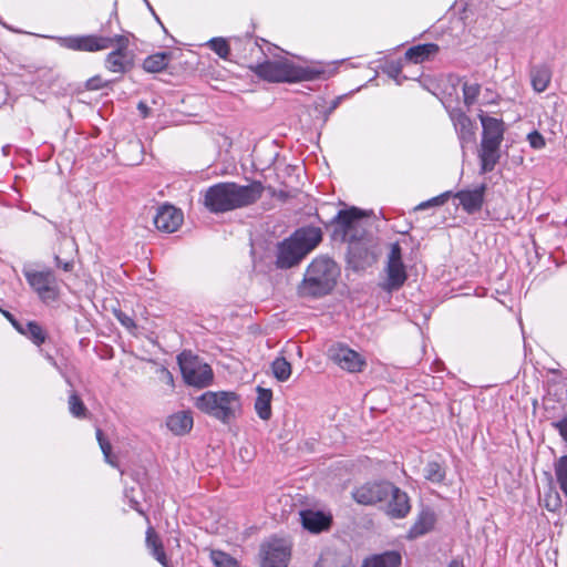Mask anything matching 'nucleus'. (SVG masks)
<instances>
[{"label": "nucleus", "mask_w": 567, "mask_h": 567, "mask_svg": "<svg viewBox=\"0 0 567 567\" xmlns=\"http://www.w3.org/2000/svg\"><path fill=\"white\" fill-rule=\"evenodd\" d=\"M22 274L38 298L45 305L58 301L60 287L52 269L37 270L31 267H23Z\"/></svg>", "instance_id": "nucleus-7"}, {"label": "nucleus", "mask_w": 567, "mask_h": 567, "mask_svg": "<svg viewBox=\"0 0 567 567\" xmlns=\"http://www.w3.org/2000/svg\"><path fill=\"white\" fill-rule=\"evenodd\" d=\"M54 262L58 268H61L65 272H70L73 270L74 262L72 259L63 260L59 255L54 256Z\"/></svg>", "instance_id": "nucleus-43"}, {"label": "nucleus", "mask_w": 567, "mask_h": 567, "mask_svg": "<svg viewBox=\"0 0 567 567\" xmlns=\"http://www.w3.org/2000/svg\"><path fill=\"white\" fill-rule=\"evenodd\" d=\"M336 109V105H332L331 109H329V112H332V110Z\"/></svg>", "instance_id": "nucleus-55"}, {"label": "nucleus", "mask_w": 567, "mask_h": 567, "mask_svg": "<svg viewBox=\"0 0 567 567\" xmlns=\"http://www.w3.org/2000/svg\"><path fill=\"white\" fill-rule=\"evenodd\" d=\"M184 216L181 209H177L173 205L165 204L157 208L154 216L155 227L163 233H174L183 224Z\"/></svg>", "instance_id": "nucleus-17"}, {"label": "nucleus", "mask_w": 567, "mask_h": 567, "mask_svg": "<svg viewBox=\"0 0 567 567\" xmlns=\"http://www.w3.org/2000/svg\"><path fill=\"white\" fill-rule=\"evenodd\" d=\"M385 502H388L386 514L391 518H404L411 511L408 494L392 483Z\"/></svg>", "instance_id": "nucleus-18"}, {"label": "nucleus", "mask_w": 567, "mask_h": 567, "mask_svg": "<svg viewBox=\"0 0 567 567\" xmlns=\"http://www.w3.org/2000/svg\"><path fill=\"white\" fill-rule=\"evenodd\" d=\"M483 127L481 151L478 154L481 174L492 172L499 161V147L504 137V122L501 118L480 114Z\"/></svg>", "instance_id": "nucleus-5"}, {"label": "nucleus", "mask_w": 567, "mask_h": 567, "mask_svg": "<svg viewBox=\"0 0 567 567\" xmlns=\"http://www.w3.org/2000/svg\"><path fill=\"white\" fill-rule=\"evenodd\" d=\"M302 526L311 533H320L329 528L331 518L322 512L310 509L300 512Z\"/></svg>", "instance_id": "nucleus-21"}, {"label": "nucleus", "mask_w": 567, "mask_h": 567, "mask_svg": "<svg viewBox=\"0 0 567 567\" xmlns=\"http://www.w3.org/2000/svg\"><path fill=\"white\" fill-rule=\"evenodd\" d=\"M340 276V268L329 257L319 256L307 267L299 285V293L303 297L320 298L329 295Z\"/></svg>", "instance_id": "nucleus-4"}, {"label": "nucleus", "mask_w": 567, "mask_h": 567, "mask_svg": "<svg viewBox=\"0 0 567 567\" xmlns=\"http://www.w3.org/2000/svg\"><path fill=\"white\" fill-rule=\"evenodd\" d=\"M250 70L267 82H301L321 79L326 74L322 66H299L284 56L265 59L262 62L250 66Z\"/></svg>", "instance_id": "nucleus-2"}, {"label": "nucleus", "mask_w": 567, "mask_h": 567, "mask_svg": "<svg viewBox=\"0 0 567 567\" xmlns=\"http://www.w3.org/2000/svg\"><path fill=\"white\" fill-rule=\"evenodd\" d=\"M400 565L401 555L398 551H385L367 558L362 567H399Z\"/></svg>", "instance_id": "nucleus-26"}, {"label": "nucleus", "mask_w": 567, "mask_h": 567, "mask_svg": "<svg viewBox=\"0 0 567 567\" xmlns=\"http://www.w3.org/2000/svg\"><path fill=\"white\" fill-rule=\"evenodd\" d=\"M271 195H272V197L278 198L281 202H286L289 198V194L282 189H279V190L274 189L271 192Z\"/></svg>", "instance_id": "nucleus-50"}, {"label": "nucleus", "mask_w": 567, "mask_h": 567, "mask_svg": "<svg viewBox=\"0 0 567 567\" xmlns=\"http://www.w3.org/2000/svg\"><path fill=\"white\" fill-rule=\"evenodd\" d=\"M327 355L336 365L349 373L362 372L367 367L365 359L343 343L332 344L328 349Z\"/></svg>", "instance_id": "nucleus-12"}, {"label": "nucleus", "mask_w": 567, "mask_h": 567, "mask_svg": "<svg viewBox=\"0 0 567 567\" xmlns=\"http://www.w3.org/2000/svg\"><path fill=\"white\" fill-rule=\"evenodd\" d=\"M261 567H287L291 555L290 545L281 538H271L261 546Z\"/></svg>", "instance_id": "nucleus-15"}, {"label": "nucleus", "mask_w": 567, "mask_h": 567, "mask_svg": "<svg viewBox=\"0 0 567 567\" xmlns=\"http://www.w3.org/2000/svg\"><path fill=\"white\" fill-rule=\"evenodd\" d=\"M19 332L29 338L37 346L44 343L47 338V333L35 321H28L27 323H23V329Z\"/></svg>", "instance_id": "nucleus-29"}, {"label": "nucleus", "mask_w": 567, "mask_h": 567, "mask_svg": "<svg viewBox=\"0 0 567 567\" xmlns=\"http://www.w3.org/2000/svg\"><path fill=\"white\" fill-rule=\"evenodd\" d=\"M178 363L184 381L196 388L208 386L214 378L212 368L190 353L178 355Z\"/></svg>", "instance_id": "nucleus-9"}, {"label": "nucleus", "mask_w": 567, "mask_h": 567, "mask_svg": "<svg viewBox=\"0 0 567 567\" xmlns=\"http://www.w3.org/2000/svg\"><path fill=\"white\" fill-rule=\"evenodd\" d=\"M125 496L128 498L130 506H131L133 509H135L136 512H138L140 514L144 515V512H143V509H142V508H141V506H140V503H138L135 498L131 497V496L128 495V492H127V491H126V493H125Z\"/></svg>", "instance_id": "nucleus-49"}, {"label": "nucleus", "mask_w": 567, "mask_h": 567, "mask_svg": "<svg viewBox=\"0 0 567 567\" xmlns=\"http://www.w3.org/2000/svg\"><path fill=\"white\" fill-rule=\"evenodd\" d=\"M390 482L367 483L358 487L353 493V499L362 505H374L388 499Z\"/></svg>", "instance_id": "nucleus-16"}, {"label": "nucleus", "mask_w": 567, "mask_h": 567, "mask_svg": "<svg viewBox=\"0 0 567 567\" xmlns=\"http://www.w3.org/2000/svg\"><path fill=\"white\" fill-rule=\"evenodd\" d=\"M112 37L101 34L70 35L59 38L61 47L82 52H99L112 48Z\"/></svg>", "instance_id": "nucleus-13"}, {"label": "nucleus", "mask_w": 567, "mask_h": 567, "mask_svg": "<svg viewBox=\"0 0 567 567\" xmlns=\"http://www.w3.org/2000/svg\"><path fill=\"white\" fill-rule=\"evenodd\" d=\"M452 196V192H445V193H442L441 195L439 196H435L429 200H425V202H422L421 204H419L415 209L416 210H424V209H427L430 207H435V206H442L444 205L447 199Z\"/></svg>", "instance_id": "nucleus-38"}, {"label": "nucleus", "mask_w": 567, "mask_h": 567, "mask_svg": "<svg viewBox=\"0 0 567 567\" xmlns=\"http://www.w3.org/2000/svg\"><path fill=\"white\" fill-rule=\"evenodd\" d=\"M486 185L481 184L474 189H463L454 194V197L460 200V205L467 214L478 212L484 204V196Z\"/></svg>", "instance_id": "nucleus-19"}, {"label": "nucleus", "mask_w": 567, "mask_h": 567, "mask_svg": "<svg viewBox=\"0 0 567 567\" xmlns=\"http://www.w3.org/2000/svg\"><path fill=\"white\" fill-rule=\"evenodd\" d=\"M257 391H258V396L255 401V410L261 420L267 421L271 416L270 402H271L272 393H271V390L264 389L260 386L257 388Z\"/></svg>", "instance_id": "nucleus-28"}, {"label": "nucleus", "mask_w": 567, "mask_h": 567, "mask_svg": "<svg viewBox=\"0 0 567 567\" xmlns=\"http://www.w3.org/2000/svg\"><path fill=\"white\" fill-rule=\"evenodd\" d=\"M315 567H349L343 560L339 559L334 554H322Z\"/></svg>", "instance_id": "nucleus-37"}, {"label": "nucleus", "mask_w": 567, "mask_h": 567, "mask_svg": "<svg viewBox=\"0 0 567 567\" xmlns=\"http://www.w3.org/2000/svg\"><path fill=\"white\" fill-rule=\"evenodd\" d=\"M551 80V71L547 65H535L530 70V81L533 89L542 93L547 90Z\"/></svg>", "instance_id": "nucleus-25"}, {"label": "nucleus", "mask_w": 567, "mask_h": 567, "mask_svg": "<svg viewBox=\"0 0 567 567\" xmlns=\"http://www.w3.org/2000/svg\"><path fill=\"white\" fill-rule=\"evenodd\" d=\"M117 319L126 328H134L135 327L134 320L132 318H130L128 316H126V315L121 313V315L117 316Z\"/></svg>", "instance_id": "nucleus-47"}, {"label": "nucleus", "mask_w": 567, "mask_h": 567, "mask_svg": "<svg viewBox=\"0 0 567 567\" xmlns=\"http://www.w3.org/2000/svg\"><path fill=\"white\" fill-rule=\"evenodd\" d=\"M137 110L140 111L141 115L145 118L150 114V107L147 104L143 101L138 102Z\"/></svg>", "instance_id": "nucleus-51"}, {"label": "nucleus", "mask_w": 567, "mask_h": 567, "mask_svg": "<svg viewBox=\"0 0 567 567\" xmlns=\"http://www.w3.org/2000/svg\"><path fill=\"white\" fill-rule=\"evenodd\" d=\"M196 408L203 413L229 423L241 409L240 396L233 391H207L196 399Z\"/></svg>", "instance_id": "nucleus-6"}, {"label": "nucleus", "mask_w": 567, "mask_h": 567, "mask_svg": "<svg viewBox=\"0 0 567 567\" xmlns=\"http://www.w3.org/2000/svg\"><path fill=\"white\" fill-rule=\"evenodd\" d=\"M447 567H463V560L458 558L452 559Z\"/></svg>", "instance_id": "nucleus-52"}, {"label": "nucleus", "mask_w": 567, "mask_h": 567, "mask_svg": "<svg viewBox=\"0 0 567 567\" xmlns=\"http://www.w3.org/2000/svg\"><path fill=\"white\" fill-rule=\"evenodd\" d=\"M400 73H401V66H400V64L391 63V64L388 66V74H389L392 79L396 80V79H398V76L400 75Z\"/></svg>", "instance_id": "nucleus-46"}, {"label": "nucleus", "mask_w": 567, "mask_h": 567, "mask_svg": "<svg viewBox=\"0 0 567 567\" xmlns=\"http://www.w3.org/2000/svg\"><path fill=\"white\" fill-rule=\"evenodd\" d=\"M172 59L171 52H157L148 55L143 62V69L148 73H158L164 71Z\"/></svg>", "instance_id": "nucleus-27"}, {"label": "nucleus", "mask_w": 567, "mask_h": 567, "mask_svg": "<svg viewBox=\"0 0 567 567\" xmlns=\"http://www.w3.org/2000/svg\"><path fill=\"white\" fill-rule=\"evenodd\" d=\"M440 51L435 43H423L409 48L405 52V59L413 63H422L434 56Z\"/></svg>", "instance_id": "nucleus-23"}, {"label": "nucleus", "mask_w": 567, "mask_h": 567, "mask_svg": "<svg viewBox=\"0 0 567 567\" xmlns=\"http://www.w3.org/2000/svg\"><path fill=\"white\" fill-rule=\"evenodd\" d=\"M96 439L99 441V444H100V447L102 450V453L104 455L105 461L109 464L114 466L115 463H114V461L112 460V456H111L112 446H111L110 442L104 439L103 432L100 429L96 430Z\"/></svg>", "instance_id": "nucleus-39"}, {"label": "nucleus", "mask_w": 567, "mask_h": 567, "mask_svg": "<svg viewBox=\"0 0 567 567\" xmlns=\"http://www.w3.org/2000/svg\"><path fill=\"white\" fill-rule=\"evenodd\" d=\"M336 109V105H332L331 109H329V112H332V110Z\"/></svg>", "instance_id": "nucleus-56"}, {"label": "nucleus", "mask_w": 567, "mask_h": 567, "mask_svg": "<svg viewBox=\"0 0 567 567\" xmlns=\"http://www.w3.org/2000/svg\"><path fill=\"white\" fill-rule=\"evenodd\" d=\"M156 373H157L161 382L169 385L171 388L174 386V377L167 368H165L164 365H161L157 369Z\"/></svg>", "instance_id": "nucleus-41"}, {"label": "nucleus", "mask_w": 567, "mask_h": 567, "mask_svg": "<svg viewBox=\"0 0 567 567\" xmlns=\"http://www.w3.org/2000/svg\"><path fill=\"white\" fill-rule=\"evenodd\" d=\"M481 92V85L478 83L463 84V99L464 104L470 109L477 100Z\"/></svg>", "instance_id": "nucleus-33"}, {"label": "nucleus", "mask_w": 567, "mask_h": 567, "mask_svg": "<svg viewBox=\"0 0 567 567\" xmlns=\"http://www.w3.org/2000/svg\"><path fill=\"white\" fill-rule=\"evenodd\" d=\"M48 360H49V361H50L54 367H56V368H58V364H56L55 360L53 359V357L49 355V357H48Z\"/></svg>", "instance_id": "nucleus-54"}, {"label": "nucleus", "mask_w": 567, "mask_h": 567, "mask_svg": "<svg viewBox=\"0 0 567 567\" xmlns=\"http://www.w3.org/2000/svg\"><path fill=\"white\" fill-rule=\"evenodd\" d=\"M271 370L275 378L280 382L287 381L291 375V364L284 357L274 360Z\"/></svg>", "instance_id": "nucleus-31"}, {"label": "nucleus", "mask_w": 567, "mask_h": 567, "mask_svg": "<svg viewBox=\"0 0 567 567\" xmlns=\"http://www.w3.org/2000/svg\"><path fill=\"white\" fill-rule=\"evenodd\" d=\"M423 473L424 477L432 483L443 482L446 474L444 466L435 461L429 462L425 465Z\"/></svg>", "instance_id": "nucleus-30"}, {"label": "nucleus", "mask_w": 567, "mask_h": 567, "mask_svg": "<svg viewBox=\"0 0 567 567\" xmlns=\"http://www.w3.org/2000/svg\"><path fill=\"white\" fill-rule=\"evenodd\" d=\"M111 41L112 48L115 47V49L106 55L104 66L113 73L124 74L130 72L134 66V62L132 54L128 52V38L115 34L112 35Z\"/></svg>", "instance_id": "nucleus-10"}, {"label": "nucleus", "mask_w": 567, "mask_h": 567, "mask_svg": "<svg viewBox=\"0 0 567 567\" xmlns=\"http://www.w3.org/2000/svg\"><path fill=\"white\" fill-rule=\"evenodd\" d=\"M385 272L386 279L381 284V288L388 292L399 290L408 279L399 243L391 244Z\"/></svg>", "instance_id": "nucleus-11"}, {"label": "nucleus", "mask_w": 567, "mask_h": 567, "mask_svg": "<svg viewBox=\"0 0 567 567\" xmlns=\"http://www.w3.org/2000/svg\"><path fill=\"white\" fill-rule=\"evenodd\" d=\"M550 498H551V495H548V496L546 497V504H545V506H546V507H547V509H549V511H555V509H556V507H557V506H558V504H559V496H558V494H557V493L555 494V496H554V504H550Z\"/></svg>", "instance_id": "nucleus-48"}, {"label": "nucleus", "mask_w": 567, "mask_h": 567, "mask_svg": "<svg viewBox=\"0 0 567 567\" xmlns=\"http://www.w3.org/2000/svg\"><path fill=\"white\" fill-rule=\"evenodd\" d=\"M322 240V231L319 227H301L282 240L277 247L276 266L288 269L298 265Z\"/></svg>", "instance_id": "nucleus-3"}, {"label": "nucleus", "mask_w": 567, "mask_h": 567, "mask_svg": "<svg viewBox=\"0 0 567 567\" xmlns=\"http://www.w3.org/2000/svg\"><path fill=\"white\" fill-rule=\"evenodd\" d=\"M265 187L260 181L248 185L234 182H220L209 186L204 192L203 204L213 214H223L248 207L260 199Z\"/></svg>", "instance_id": "nucleus-1"}, {"label": "nucleus", "mask_w": 567, "mask_h": 567, "mask_svg": "<svg viewBox=\"0 0 567 567\" xmlns=\"http://www.w3.org/2000/svg\"><path fill=\"white\" fill-rule=\"evenodd\" d=\"M527 140L529 142V145L535 150H540L545 146V138L544 136L537 132L533 131L527 135Z\"/></svg>", "instance_id": "nucleus-40"}, {"label": "nucleus", "mask_w": 567, "mask_h": 567, "mask_svg": "<svg viewBox=\"0 0 567 567\" xmlns=\"http://www.w3.org/2000/svg\"><path fill=\"white\" fill-rule=\"evenodd\" d=\"M148 7V9L152 11V13L155 16L156 20L161 23L158 17L155 14L154 10H153V7L150 4V2L147 0H144Z\"/></svg>", "instance_id": "nucleus-53"}, {"label": "nucleus", "mask_w": 567, "mask_h": 567, "mask_svg": "<svg viewBox=\"0 0 567 567\" xmlns=\"http://www.w3.org/2000/svg\"><path fill=\"white\" fill-rule=\"evenodd\" d=\"M553 426L558 431L561 436L566 447H567V415L563 419L553 423Z\"/></svg>", "instance_id": "nucleus-42"}, {"label": "nucleus", "mask_w": 567, "mask_h": 567, "mask_svg": "<svg viewBox=\"0 0 567 567\" xmlns=\"http://www.w3.org/2000/svg\"><path fill=\"white\" fill-rule=\"evenodd\" d=\"M364 214L357 207L339 210L333 217L334 229L332 237L343 243H355L363 238L364 229L361 220Z\"/></svg>", "instance_id": "nucleus-8"}, {"label": "nucleus", "mask_w": 567, "mask_h": 567, "mask_svg": "<svg viewBox=\"0 0 567 567\" xmlns=\"http://www.w3.org/2000/svg\"><path fill=\"white\" fill-rule=\"evenodd\" d=\"M436 515L430 507L422 508L413 525L408 532L406 537L409 539H416L429 534L435 526Z\"/></svg>", "instance_id": "nucleus-20"}, {"label": "nucleus", "mask_w": 567, "mask_h": 567, "mask_svg": "<svg viewBox=\"0 0 567 567\" xmlns=\"http://www.w3.org/2000/svg\"><path fill=\"white\" fill-rule=\"evenodd\" d=\"M167 427L176 435H183L193 427V416L189 412H179L167 419Z\"/></svg>", "instance_id": "nucleus-24"}, {"label": "nucleus", "mask_w": 567, "mask_h": 567, "mask_svg": "<svg viewBox=\"0 0 567 567\" xmlns=\"http://www.w3.org/2000/svg\"><path fill=\"white\" fill-rule=\"evenodd\" d=\"M146 547L151 551V555L163 566V567H171V561L167 558L163 542L157 535V533L154 530L153 527H148L146 530V538H145Z\"/></svg>", "instance_id": "nucleus-22"}, {"label": "nucleus", "mask_w": 567, "mask_h": 567, "mask_svg": "<svg viewBox=\"0 0 567 567\" xmlns=\"http://www.w3.org/2000/svg\"><path fill=\"white\" fill-rule=\"evenodd\" d=\"M2 313L18 331H22L23 323H20L12 313L9 311H2Z\"/></svg>", "instance_id": "nucleus-45"}, {"label": "nucleus", "mask_w": 567, "mask_h": 567, "mask_svg": "<svg viewBox=\"0 0 567 567\" xmlns=\"http://www.w3.org/2000/svg\"><path fill=\"white\" fill-rule=\"evenodd\" d=\"M107 83L104 82L101 76H93L89 79L86 82V87L89 90H100L105 87Z\"/></svg>", "instance_id": "nucleus-44"}, {"label": "nucleus", "mask_w": 567, "mask_h": 567, "mask_svg": "<svg viewBox=\"0 0 567 567\" xmlns=\"http://www.w3.org/2000/svg\"><path fill=\"white\" fill-rule=\"evenodd\" d=\"M68 403L69 411L74 417L81 419L86 416L87 409L82 399L75 392L70 394Z\"/></svg>", "instance_id": "nucleus-32"}, {"label": "nucleus", "mask_w": 567, "mask_h": 567, "mask_svg": "<svg viewBox=\"0 0 567 567\" xmlns=\"http://www.w3.org/2000/svg\"><path fill=\"white\" fill-rule=\"evenodd\" d=\"M336 109V105H332L331 109H329V112H332V110Z\"/></svg>", "instance_id": "nucleus-57"}, {"label": "nucleus", "mask_w": 567, "mask_h": 567, "mask_svg": "<svg viewBox=\"0 0 567 567\" xmlns=\"http://www.w3.org/2000/svg\"><path fill=\"white\" fill-rule=\"evenodd\" d=\"M208 45L221 59H227L230 52L229 44L223 38H213L209 40Z\"/></svg>", "instance_id": "nucleus-36"}, {"label": "nucleus", "mask_w": 567, "mask_h": 567, "mask_svg": "<svg viewBox=\"0 0 567 567\" xmlns=\"http://www.w3.org/2000/svg\"><path fill=\"white\" fill-rule=\"evenodd\" d=\"M210 559L215 567H237V561L220 550H212Z\"/></svg>", "instance_id": "nucleus-35"}, {"label": "nucleus", "mask_w": 567, "mask_h": 567, "mask_svg": "<svg viewBox=\"0 0 567 567\" xmlns=\"http://www.w3.org/2000/svg\"><path fill=\"white\" fill-rule=\"evenodd\" d=\"M556 477L560 489L567 497V455L560 457L556 464Z\"/></svg>", "instance_id": "nucleus-34"}, {"label": "nucleus", "mask_w": 567, "mask_h": 567, "mask_svg": "<svg viewBox=\"0 0 567 567\" xmlns=\"http://www.w3.org/2000/svg\"><path fill=\"white\" fill-rule=\"evenodd\" d=\"M450 120L453 123L463 155L466 148L476 142V125L466 113L460 107H446Z\"/></svg>", "instance_id": "nucleus-14"}]
</instances>
